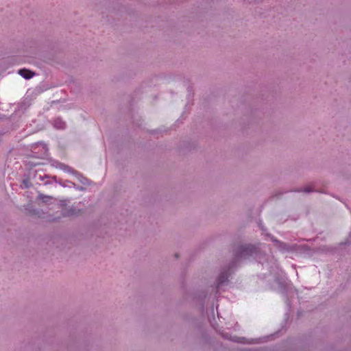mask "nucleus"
Returning <instances> with one entry per match:
<instances>
[{
  "label": "nucleus",
  "mask_w": 351,
  "mask_h": 351,
  "mask_svg": "<svg viewBox=\"0 0 351 351\" xmlns=\"http://www.w3.org/2000/svg\"><path fill=\"white\" fill-rule=\"evenodd\" d=\"M38 198H39V199H40V200H42L43 202H47L48 200L51 199L52 197L44 195L43 194H39Z\"/></svg>",
  "instance_id": "obj_3"
},
{
  "label": "nucleus",
  "mask_w": 351,
  "mask_h": 351,
  "mask_svg": "<svg viewBox=\"0 0 351 351\" xmlns=\"http://www.w3.org/2000/svg\"><path fill=\"white\" fill-rule=\"evenodd\" d=\"M227 280V276H225V275H221L219 278V282H218V286L222 283L223 282H224L225 280Z\"/></svg>",
  "instance_id": "obj_4"
},
{
  "label": "nucleus",
  "mask_w": 351,
  "mask_h": 351,
  "mask_svg": "<svg viewBox=\"0 0 351 351\" xmlns=\"http://www.w3.org/2000/svg\"><path fill=\"white\" fill-rule=\"evenodd\" d=\"M304 191L309 192L311 191V190L308 189V188L305 189Z\"/></svg>",
  "instance_id": "obj_5"
},
{
  "label": "nucleus",
  "mask_w": 351,
  "mask_h": 351,
  "mask_svg": "<svg viewBox=\"0 0 351 351\" xmlns=\"http://www.w3.org/2000/svg\"><path fill=\"white\" fill-rule=\"evenodd\" d=\"M54 125L58 129H63L65 127V123L60 119H56L54 121Z\"/></svg>",
  "instance_id": "obj_2"
},
{
  "label": "nucleus",
  "mask_w": 351,
  "mask_h": 351,
  "mask_svg": "<svg viewBox=\"0 0 351 351\" xmlns=\"http://www.w3.org/2000/svg\"><path fill=\"white\" fill-rule=\"evenodd\" d=\"M18 73L25 79L27 80L32 78L34 75V73L32 71L26 69H20Z\"/></svg>",
  "instance_id": "obj_1"
}]
</instances>
